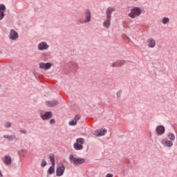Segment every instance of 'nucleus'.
Segmentation results:
<instances>
[{
    "mask_svg": "<svg viewBox=\"0 0 177 177\" xmlns=\"http://www.w3.org/2000/svg\"><path fill=\"white\" fill-rule=\"evenodd\" d=\"M69 160L73 165H79L83 164L85 159L82 158H76L73 154H71L69 156Z\"/></svg>",
    "mask_w": 177,
    "mask_h": 177,
    "instance_id": "1",
    "label": "nucleus"
},
{
    "mask_svg": "<svg viewBox=\"0 0 177 177\" xmlns=\"http://www.w3.org/2000/svg\"><path fill=\"white\" fill-rule=\"evenodd\" d=\"M84 143V139L80 138H77L76 142L73 145V148L76 151H81L84 149L83 145Z\"/></svg>",
    "mask_w": 177,
    "mask_h": 177,
    "instance_id": "2",
    "label": "nucleus"
},
{
    "mask_svg": "<svg viewBox=\"0 0 177 177\" xmlns=\"http://www.w3.org/2000/svg\"><path fill=\"white\" fill-rule=\"evenodd\" d=\"M141 13V9L138 7H136L131 10V12L129 14V16L133 19L136 17L139 16Z\"/></svg>",
    "mask_w": 177,
    "mask_h": 177,
    "instance_id": "3",
    "label": "nucleus"
},
{
    "mask_svg": "<svg viewBox=\"0 0 177 177\" xmlns=\"http://www.w3.org/2000/svg\"><path fill=\"white\" fill-rule=\"evenodd\" d=\"M65 171L64 165H62L57 167L56 175L58 177L62 176Z\"/></svg>",
    "mask_w": 177,
    "mask_h": 177,
    "instance_id": "4",
    "label": "nucleus"
},
{
    "mask_svg": "<svg viewBox=\"0 0 177 177\" xmlns=\"http://www.w3.org/2000/svg\"><path fill=\"white\" fill-rule=\"evenodd\" d=\"M37 48L39 50H47V49L49 48V46L46 41H42L38 44Z\"/></svg>",
    "mask_w": 177,
    "mask_h": 177,
    "instance_id": "5",
    "label": "nucleus"
},
{
    "mask_svg": "<svg viewBox=\"0 0 177 177\" xmlns=\"http://www.w3.org/2000/svg\"><path fill=\"white\" fill-rule=\"evenodd\" d=\"M3 161L6 166L10 165L12 164V158L10 156L8 155L5 156Z\"/></svg>",
    "mask_w": 177,
    "mask_h": 177,
    "instance_id": "6",
    "label": "nucleus"
},
{
    "mask_svg": "<svg viewBox=\"0 0 177 177\" xmlns=\"http://www.w3.org/2000/svg\"><path fill=\"white\" fill-rule=\"evenodd\" d=\"M51 64L50 62H48L46 64H44L43 62L39 63V67L41 68H43L44 70H49L51 67Z\"/></svg>",
    "mask_w": 177,
    "mask_h": 177,
    "instance_id": "7",
    "label": "nucleus"
},
{
    "mask_svg": "<svg viewBox=\"0 0 177 177\" xmlns=\"http://www.w3.org/2000/svg\"><path fill=\"white\" fill-rule=\"evenodd\" d=\"M156 131L158 135L162 136L165 133V128L163 126L160 125L157 127Z\"/></svg>",
    "mask_w": 177,
    "mask_h": 177,
    "instance_id": "8",
    "label": "nucleus"
},
{
    "mask_svg": "<svg viewBox=\"0 0 177 177\" xmlns=\"http://www.w3.org/2000/svg\"><path fill=\"white\" fill-rule=\"evenodd\" d=\"M80 119V115H75V118L72 120H71L69 122H68V124L70 126H75L77 124V121Z\"/></svg>",
    "mask_w": 177,
    "mask_h": 177,
    "instance_id": "9",
    "label": "nucleus"
},
{
    "mask_svg": "<svg viewBox=\"0 0 177 177\" xmlns=\"http://www.w3.org/2000/svg\"><path fill=\"white\" fill-rule=\"evenodd\" d=\"M91 19V13L88 10H86L85 12V20L84 23H88Z\"/></svg>",
    "mask_w": 177,
    "mask_h": 177,
    "instance_id": "10",
    "label": "nucleus"
},
{
    "mask_svg": "<svg viewBox=\"0 0 177 177\" xmlns=\"http://www.w3.org/2000/svg\"><path fill=\"white\" fill-rule=\"evenodd\" d=\"M162 145L167 147H171L173 146V142L171 140H167L165 139H162L161 142Z\"/></svg>",
    "mask_w": 177,
    "mask_h": 177,
    "instance_id": "11",
    "label": "nucleus"
},
{
    "mask_svg": "<svg viewBox=\"0 0 177 177\" xmlns=\"http://www.w3.org/2000/svg\"><path fill=\"white\" fill-rule=\"evenodd\" d=\"M147 44H148L149 48H155L156 45V41L152 38H150L147 40Z\"/></svg>",
    "mask_w": 177,
    "mask_h": 177,
    "instance_id": "12",
    "label": "nucleus"
},
{
    "mask_svg": "<svg viewBox=\"0 0 177 177\" xmlns=\"http://www.w3.org/2000/svg\"><path fill=\"white\" fill-rule=\"evenodd\" d=\"M6 9V8L4 5H0V20H1L4 17V11Z\"/></svg>",
    "mask_w": 177,
    "mask_h": 177,
    "instance_id": "13",
    "label": "nucleus"
},
{
    "mask_svg": "<svg viewBox=\"0 0 177 177\" xmlns=\"http://www.w3.org/2000/svg\"><path fill=\"white\" fill-rule=\"evenodd\" d=\"M52 118V113L50 111L46 112L44 115H41L43 120H47Z\"/></svg>",
    "mask_w": 177,
    "mask_h": 177,
    "instance_id": "14",
    "label": "nucleus"
},
{
    "mask_svg": "<svg viewBox=\"0 0 177 177\" xmlns=\"http://www.w3.org/2000/svg\"><path fill=\"white\" fill-rule=\"evenodd\" d=\"M125 61H118L116 62H114L111 64V67H121V66H123L124 64Z\"/></svg>",
    "mask_w": 177,
    "mask_h": 177,
    "instance_id": "15",
    "label": "nucleus"
},
{
    "mask_svg": "<svg viewBox=\"0 0 177 177\" xmlns=\"http://www.w3.org/2000/svg\"><path fill=\"white\" fill-rule=\"evenodd\" d=\"M10 38L12 39H16L18 38V34L15 30H12L10 33Z\"/></svg>",
    "mask_w": 177,
    "mask_h": 177,
    "instance_id": "16",
    "label": "nucleus"
},
{
    "mask_svg": "<svg viewBox=\"0 0 177 177\" xmlns=\"http://www.w3.org/2000/svg\"><path fill=\"white\" fill-rule=\"evenodd\" d=\"M58 104L57 101H51V102H47L46 105L48 107H54Z\"/></svg>",
    "mask_w": 177,
    "mask_h": 177,
    "instance_id": "17",
    "label": "nucleus"
},
{
    "mask_svg": "<svg viewBox=\"0 0 177 177\" xmlns=\"http://www.w3.org/2000/svg\"><path fill=\"white\" fill-rule=\"evenodd\" d=\"M106 129H100V130H97V137H101V136H104L105 135V133H106Z\"/></svg>",
    "mask_w": 177,
    "mask_h": 177,
    "instance_id": "18",
    "label": "nucleus"
},
{
    "mask_svg": "<svg viewBox=\"0 0 177 177\" xmlns=\"http://www.w3.org/2000/svg\"><path fill=\"white\" fill-rule=\"evenodd\" d=\"M114 11V8L109 7L106 10V17L107 18H111V14Z\"/></svg>",
    "mask_w": 177,
    "mask_h": 177,
    "instance_id": "19",
    "label": "nucleus"
},
{
    "mask_svg": "<svg viewBox=\"0 0 177 177\" xmlns=\"http://www.w3.org/2000/svg\"><path fill=\"white\" fill-rule=\"evenodd\" d=\"M3 138H6L10 142L15 139V136L4 135Z\"/></svg>",
    "mask_w": 177,
    "mask_h": 177,
    "instance_id": "20",
    "label": "nucleus"
},
{
    "mask_svg": "<svg viewBox=\"0 0 177 177\" xmlns=\"http://www.w3.org/2000/svg\"><path fill=\"white\" fill-rule=\"evenodd\" d=\"M55 165H52L49 167L47 173L48 175H52L55 173Z\"/></svg>",
    "mask_w": 177,
    "mask_h": 177,
    "instance_id": "21",
    "label": "nucleus"
},
{
    "mask_svg": "<svg viewBox=\"0 0 177 177\" xmlns=\"http://www.w3.org/2000/svg\"><path fill=\"white\" fill-rule=\"evenodd\" d=\"M111 24V18H107L104 22V26L106 28H109Z\"/></svg>",
    "mask_w": 177,
    "mask_h": 177,
    "instance_id": "22",
    "label": "nucleus"
},
{
    "mask_svg": "<svg viewBox=\"0 0 177 177\" xmlns=\"http://www.w3.org/2000/svg\"><path fill=\"white\" fill-rule=\"evenodd\" d=\"M49 159H50V162H52V165L55 166V155L54 154H50L49 155Z\"/></svg>",
    "mask_w": 177,
    "mask_h": 177,
    "instance_id": "23",
    "label": "nucleus"
},
{
    "mask_svg": "<svg viewBox=\"0 0 177 177\" xmlns=\"http://www.w3.org/2000/svg\"><path fill=\"white\" fill-rule=\"evenodd\" d=\"M168 138L171 140V141H174L175 140V136L174 135V133H169L168 135Z\"/></svg>",
    "mask_w": 177,
    "mask_h": 177,
    "instance_id": "24",
    "label": "nucleus"
},
{
    "mask_svg": "<svg viewBox=\"0 0 177 177\" xmlns=\"http://www.w3.org/2000/svg\"><path fill=\"white\" fill-rule=\"evenodd\" d=\"M124 41H126V42H130L131 39L127 37V35H123Z\"/></svg>",
    "mask_w": 177,
    "mask_h": 177,
    "instance_id": "25",
    "label": "nucleus"
},
{
    "mask_svg": "<svg viewBox=\"0 0 177 177\" xmlns=\"http://www.w3.org/2000/svg\"><path fill=\"white\" fill-rule=\"evenodd\" d=\"M47 165L46 160L44 159L41 160V167H46Z\"/></svg>",
    "mask_w": 177,
    "mask_h": 177,
    "instance_id": "26",
    "label": "nucleus"
},
{
    "mask_svg": "<svg viewBox=\"0 0 177 177\" xmlns=\"http://www.w3.org/2000/svg\"><path fill=\"white\" fill-rule=\"evenodd\" d=\"M4 127H5L6 128H10V127H11V123H10V122H6L5 123V124H4Z\"/></svg>",
    "mask_w": 177,
    "mask_h": 177,
    "instance_id": "27",
    "label": "nucleus"
},
{
    "mask_svg": "<svg viewBox=\"0 0 177 177\" xmlns=\"http://www.w3.org/2000/svg\"><path fill=\"white\" fill-rule=\"evenodd\" d=\"M169 19L168 18H167V17H164V19H163V23L165 24H166L167 22H169Z\"/></svg>",
    "mask_w": 177,
    "mask_h": 177,
    "instance_id": "28",
    "label": "nucleus"
},
{
    "mask_svg": "<svg viewBox=\"0 0 177 177\" xmlns=\"http://www.w3.org/2000/svg\"><path fill=\"white\" fill-rule=\"evenodd\" d=\"M21 134H26V130H20L19 131Z\"/></svg>",
    "mask_w": 177,
    "mask_h": 177,
    "instance_id": "29",
    "label": "nucleus"
},
{
    "mask_svg": "<svg viewBox=\"0 0 177 177\" xmlns=\"http://www.w3.org/2000/svg\"><path fill=\"white\" fill-rule=\"evenodd\" d=\"M121 95H122V91H118V93H117L118 97H120Z\"/></svg>",
    "mask_w": 177,
    "mask_h": 177,
    "instance_id": "30",
    "label": "nucleus"
},
{
    "mask_svg": "<svg viewBox=\"0 0 177 177\" xmlns=\"http://www.w3.org/2000/svg\"><path fill=\"white\" fill-rule=\"evenodd\" d=\"M50 124H55V120H54V119H51V120H50Z\"/></svg>",
    "mask_w": 177,
    "mask_h": 177,
    "instance_id": "31",
    "label": "nucleus"
},
{
    "mask_svg": "<svg viewBox=\"0 0 177 177\" xmlns=\"http://www.w3.org/2000/svg\"><path fill=\"white\" fill-rule=\"evenodd\" d=\"M113 175L112 174H108L106 176V177H113Z\"/></svg>",
    "mask_w": 177,
    "mask_h": 177,
    "instance_id": "32",
    "label": "nucleus"
},
{
    "mask_svg": "<svg viewBox=\"0 0 177 177\" xmlns=\"http://www.w3.org/2000/svg\"><path fill=\"white\" fill-rule=\"evenodd\" d=\"M0 177H3V175H2L1 172V171H0Z\"/></svg>",
    "mask_w": 177,
    "mask_h": 177,
    "instance_id": "33",
    "label": "nucleus"
}]
</instances>
